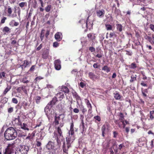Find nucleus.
Here are the masks:
<instances>
[{
    "instance_id": "nucleus-1",
    "label": "nucleus",
    "mask_w": 154,
    "mask_h": 154,
    "mask_svg": "<svg viewBox=\"0 0 154 154\" xmlns=\"http://www.w3.org/2000/svg\"><path fill=\"white\" fill-rule=\"evenodd\" d=\"M17 131L12 127L8 128L4 133V136L7 140L15 139L17 136Z\"/></svg>"
},
{
    "instance_id": "nucleus-2",
    "label": "nucleus",
    "mask_w": 154,
    "mask_h": 154,
    "mask_svg": "<svg viewBox=\"0 0 154 154\" xmlns=\"http://www.w3.org/2000/svg\"><path fill=\"white\" fill-rule=\"evenodd\" d=\"M73 127V122L72 121L70 125V130L69 131V132L68 133L69 134V135H71V136H70L69 138L68 137V145L69 143H72L74 140ZM69 147V146L68 145V148Z\"/></svg>"
},
{
    "instance_id": "nucleus-3",
    "label": "nucleus",
    "mask_w": 154,
    "mask_h": 154,
    "mask_svg": "<svg viewBox=\"0 0 154 154\" xmlns=\"http://www.w3.org/2000/svg\"><path fill=\"white\" fill-rule=\"evenodd\" d=\"M15 143H9L4 152V154H11L14 152V148L15 147Z\"/></svg>"
},
{
    "instance_id": "nucleus-4",
    "label": "nucleus",
    "mask_w": 154,
    "mask_h": 154,
    "mask_svg": "<svg viewBox=\"0 0 154 154\" xmlns=\"http://www.w3.org/2000/svg\"><path fill=\"white\" fill-rule=\"evenodd\" d=\"M17 90L18 93H21L22 91L26 95H28V92L29 91V88L27 86L22 85L17 88Z\"/></svg>"
},
{
    "instance_id": "nucleus-5",
    "label": "nucleus",
    "mask_w": 154,
    "mask_h": 154,
    "mask_svg": "<svg viewBox=\"0 0 154 154\" xmlns=\"http://www.w3.org/2000/svg\"><path fill=\"white\" fill-rule=\"evenodd\" d=\"M47 148L49 150H53L54 151H55L56 148L54 146V143L50 141L48 143L46 146Z\"/></svg>"
},
{
    "instance_id": "nucleus-6",
    "label": "nucleus",
    "mask_w": 154,
    "mask_h": 154,
    "mask_svg": "<svg viewBox=\"0 0 154 154\" xmlns=\"http://www.w3.org/2000/svg\"><path fill=\"white\" fill-rule=\"evenodd\" d=\"M29 147L26 146L24 145H21L20 146V152H23V151H24V152H23L25 154H27V152L29 150Z\"/></svg>"
},
{
    "instance_id": "nucleus-7",
    "label": "nucleus",
    "mask_w": 154,
    "mask_h": 154,
    "mask_svg": "<svg viewBox=\"0 0 154 154\" xmlns=\"http://www.w3.org/2000/svg\"><path fill=\"white\" fill-rule=\"evenodd\" d=\"M61 61L59 59H57L54 62V67L56 69L59 70L61 68Z\"/></svg>"
},
{
    "instance_id": "nucleus-8",
    "label": "nucleus",
    "mask_w": 154,
    "mask_h": 154,
    "mask_svg": "<svg viewBox=\"0 0 154 154\" xmlns=\"http://www.w3.org/2000/svg\"><path fill=\"white\" fill-rule=\"evenodd\" d=\"M20 116L19 115L13 119V121L14 122V124L18 126L20 125H21L22 122L20 119Z\"/></svg>"
},
{
    "instance_id": "nucleus-9",
    "label": "nucleus",
    "mask_w": 154,
    "mask_h": 154,
    "mask_svg": "<svg viewBox=\"0 0 154 154\" xmlns=\"http://www.w3.org/2000/svg\"><path fill=\"white\" fill-rule=\"evenodd\" d=\"M53 106L49 102L47 104L45 108V112L46 114L48 116L49 113L51 108L53 107Z\"/></svg>"
},
{
    "instance_id": "nucleus-10",
    "label": "nucleus",
    "mask_w": 154,
    "mask_h": 154,
    "mask_svg": "<svg viewBox=\"0 0 154 154\" xmlns=\"http://www.w3.org/2000/svg\"><path fill=\"white\" fill-rule=\"evenodd\" d=\"M96 14L98 17L102 18L104 16L105 11L103 9L101 10H97L96 11Z\"/></svg>"
},
{
    "instance_id": "nucleus-11",
    "label": "nucleus",
    "mask_w": 154,
    "mask_h": 154,
    "mask_svg": "<svg viewBox=\"0 0 154 154\" xmlns=\"http://www.w3.org/2000/svg\"><path fill=\"white\" fill-rule=\"evenodd\" d=\"M89 16H88L87 19V20H86V22H85V25L86 26V27L87 29H90L91 28H92L93 26V23L92 22V21L89 22L88 21V19H89Z\"/></svg>"
},
{
    "instance_id": "nucleus-12",
    "label": "nucleus",
    "mask_w": 154,
    "mask_h": 154,
    "mask_svg": "<svg viewBox=\"0 0 154 154\" xmlns=\"http://www.w3.org/2000/svg\"><path fill=\"white\" fill-rule=\"evenodd\" d=\"M88 75L89 77L93 80H95L99 78L97 75H95L92 72H89Z\"/></svg>"
},
{
    "instance_id": "nucleus-13",
    "label": "nucleus",
    "mask_w": 154,
    "mask_h": 154,
    "mask_svg": "<svg viewBox=\"0 0 154 154\" xmlns=\"http://www.w3.org/2000/svg\"><path fill=\"white\" fill-rule=\"evenodd\" d=\"M49 55L48 50L46 49L44 50L42 53V57L43 59H46L48 58Z\"/></svg>"
},
{
    "instance_id": "nucleus-14",
    "label": "nucleus",
    "mask_w": 154,
    "mask_h": 154,
    "mask_svg": "<svg viewBox=\"0 0 154 154\" xmlns=\"http://www.w3.org/2000/svg\"><path fill=\"white\" fill-rule=\"evenodd\" d=\"M87 36L90 40L93 41L96 38L95 34L94 33H90L87 34Z\"/></svg>"
},
{
    "instance_id": "nucleus-15",
    "label": "nucleus",
    "mask_w": 154,
    "mask_h": 154,
    "mask_svg": "<svg viewBox=\"0 0 154 154\" xmlns=\"http://www.w3.org/2000/svg\"><path fill=\"white\" fill-rule=\"evenodd\" d=\"M61 121H62V120H61L60 116L55 117L54 123L56 125H58L59 123H61Z\"/></svg>"
},
{
    "instance_id": "nucleus-16",
    "label": "nucleus",
    "mask_w": 154,
    "mask_h": 154,
    "mask_svg": "<svg viewBox=\"0 0 154 154\" xmlns=\"http://www.w3.org/2000/svg\"><path fill=\"white\" fill-rule=\"evenodd\" d=\"M2 31L5 33H9L11 32V29L8 26H6L3 28Z\"/></svg>"
},
{
    "instance_id": "nucleus-17",
    "label": "nucleus",
    "mask_w": 154,
    "mask_h": 154,
    "mask_svg": "<svg viewBox=\"0 0 154 154\" xmlns=\"http://www.w3.org/2000/svg\"><path fill=\"white\" fill-rule=\"evenodd\" d=\"M56 96L57 97L59 98V100H61L64 97L63 93L62 92H59L57 93Z\"/></svg>"
},
{
    "instance_id": "nucleus-18",
    "label": "nucleus",
    "mask_w": 154,
    "mask_h": 154,
    "mask_svg": "<svg viewBox=\"0 0 154 154\" xmlns=\"http://www.w3.org/2000/svg\"><path fill=\"white\" fill-rule=\"evenodd\" d=\"M60 34V32H57L55 35V38L58 41H60L62 39L61 38Z\"/></svg>"
},
{
    "instance_id": "nucleus-19",
    "label": "nucleus",
    "mask_w": 154,
    "mask_h": 154,
    "mask_svg": "<svg viewBox=\"0 0 154 154\" xmlns=\"http://www.w3.org/2000/svg\"><path fill=\"white\" fill-rule=\"evenodd\" d=\"M127 66L129 69H134L137 67L136 64L135 63H133L130 65H127Z\"/></svg>"
},
{
    "instance_id": "nucleus-20",
    "label": "nucleus",
    "mask_w": 154,
    "mask_h": 154,
    "mask_svg": "<svg viewBox=\"0 0 154 154\" xmlns=\"http://www.w3.org/2000/svg\"><path fill=\"white\" fill-rule=\"evenodd\" d=\"M73 96L77 100H81V97H79L77 93L75 91H73L72 92Z\"/></svg>"
},
{
    "instance_id": "nucleus-21",
    "label": "nucleus",
    "mask_w": 154,
    "mask_h": 154,
    "mask_svg": "<svg viewBox=\"0 0 154 154\" xmlns=\"http://www.w3.org/2000/svg\"><path fill=\"white\" fill-rule=\"evenodd\" d=\"M6 11L8 14V16H11L12 12V8L10 6H8V8H7Z\"/></svg>"
},
{
    "instance_id": "nucleus-22",
    "label": "nucleus",
    "mask_w": 154,
    "mask_h": 154,
    "mask_svg": "<svg viewBox=\"0 0 154 154\" xmlns=\"http://www.w3.org/2000/svg\"><path fill=\"white\" fill-rule=\"evenodd\" d=\"M114 97L116 100H120L122 97L117 92H116V93H114Z\"/></svg>"
},
{
    "instance_id": "nucleus-23",
    "label": "nucleus",
    "mask_w": 154,
    "mask_h": 154,
    "mask_svg": "<svg viewBox=\"0 0 154 154\" xmlns=\"http://www.w3.org/2000/svg\"><path fill=\"white\" fill-rule=\"evenodd\" d=\"M102 70L107 73H108L110 71V67H109L105 65L102 67Z\"/></svg>"
},
{
    "instance_id": "nucleus-24",
    "label": "nucleus",
    "mask_w": 154,
    "mask_h": 154,
    "mask_svg": "<svg viewBox=\"0 0 154 154\" xmlns=\"http://www.w3.org/2000/svg\"><path fill=\"white\" fill-rule=\"evenodd\" d=\"M45 30L44 29H42V30L40 34V38L41 39V41H42V40H43L44 37L45 36Z\"/></svg>"
},
{
    "instance_id": "nucleus-25",
    "label": "nucleus",
    "mask_w": 154,
    "mask_h": 154,
    "mask_svg": "<svg viewBox=\"0 0 154 154\" xmlns=\"http://www.w3.org/2000/svg\"><path fill=\"white\" fill-rule=\"evenodd\" d=\"M11 85H8L3 93V95H5L6 93L11 89Z\"/></svg>"
},
{
    "instance_id": "nucleus-26",
    "label": "nucleus",
    "mask_w": 154,
    "mask_h": 154,
    "mask_svg": "<svg viewBox=\"0 0 154 154\" xmlns=\"http://www.w3.org/2000/svg\"><path fill=\"white\" fill-rule=\"evenodd\" d=\"M57 101V98L56 97H54L52 99V100L49 102L53 106L56 103Z\"/></svg>"
},
{
    "instance_id": "nucleus-27",
    "label": "nucleus",
    "mask_w": 154,
    "mask_h": 154,
    "mask_svg": "<svg viewBox=\"0 0 154 154\" xmlns=\"http://www.w3.org/2000/svg\"><path fill=\"white\" fill-rule=\"evenodd\" d=\"M148 89H145L143 90H142V92L143 95L145 98H146L147 97V95L146 94L148 93Z\"/></svg>"
},
{
    "instance_id": "nucleus-28",
    "label": "nucleus",
    "mask_w": 154,
    "mask_h": 154,
    "mask_svg": "<svg viewBox=\"0 0 154 154\" xmlns=\"http://www.w3.org/2000/svg\"><path fill=\"white\" fill-rule=\"evenodd\" d=\"M116 29L118 30L121 32L122 30L123 26L121 24H116Z\"/></svg>"
},
{
    "instance_id": "nucleus-29",
    "label": "nucleus",
    "mask_w": 154,
    "mask_h": 154,
    "mask_svg": "<svg viewBox=\"0 0 154 154\" xmlns=\"http://www.w3.org/2000/svg\"><path fill=\"white\" fill-rule=\"evenodd\" d=\"M26 126H27L26 124L25 123H23L22 124V122L21 125H20L19 126L20 127H19V128H21L23 129L24 130H29V129L27 128L26 127Z\"/></svg>"
},
{
    "instance_id": "nucleus-30",
    "label": "nucleus",
    "mask_w": 154,
    "mask_h": 154,
    "mask_svg": "<svg viewBox=\"0 0 154 154\" xmlns=\"http://www.w3.org/2000/svg\"><path fill=\"white\" fill-rule=\"evenodd\" d=\"M19 6L21 8H23L25 6H27V3L26 2H21L19 4Z\"/></svg>"
},
{
    "instance_id": "nucleus-31",
    "label": "nucleus",
    "mask_w": 154,
    "mask_h": 154,
    "mask_svg": "<svg viewBox=\"0 0 154 154\" xmlns=\"http://www.w3.org/2000/svg\"><path fill=\"white\" fill-rule=\"evenodd\" d=\"M137 75H132L131 76V79L130 80V81L131 82H133L136 79Z\"/></svg>"
},
{
    "instance_id": "nucleus-32",
    "label": "nucleus",
    "mask_w": 154,
    "mask_h": 154,
    "mask_svg": "<svg viewBox=\"0 0 154 154\" xmlns=\"http://www.w3.org/2000/svg\"><path fill=\"white\" fill-rule=\"evenodd\" d=\"M154 114V110H152L151 111H150L149 118H150V119L151 120H152L154 118V117L153 116V115Z\"/></svg>"
},
{
    "instance_id": "nucleus-33",
    "label": "nucleus",
    "mask_w": 154,
    "mask_h": 154,
    "mask_svg": "<svg viewBox=\"0 0 154 154\" xmlns=\"http://www.w3.org/2000/svg\"><path fill=\"white\" fill-rule=\"evenodd\" d=\"M14 22V26H17L19 24V23L18 22L15 21L14 20H12L10 23L9 25H11Z\"/></svg>"
},
{
    "instance_id": "nucleus-34",
    "label": "nucleus",
    "mask_w": 154,
    "mask_h": 154,
    "mask_svg": "<svg viewBox=\"0 0 154 154\" xmlns=\"http://www.w3.org/2000/svg\"><path fill=\"white\" fill-rule=\"evenodd\" d=\"M115 146H116V147L117 146L116 143H115L113 144L112 147H111V148H109V150H110V154H114V152L112 150V148L113 149H114V147Z\"/></svg>"
},
{
    "instance_id": "nucleus-35",
    "label": "nucleus",
    "mask_w": 154,
    "mask_h": 154,
    "mask_svg": "<svg viewBox=\"0 0 154 154\" xmlns=\"http://www.w3.org/2000/svg\"><path fill=\"white\" fill-rule=\"evenodd\" d=\"M105 26L106 29L107 30H111L112 29V26L110 24H106Z\"/></svg>"
},
{
    "instance_id": "nucleus-36",
    "label": "nucleus",
    "mask_w": 154,
    "mask_h": 154,
    "mask_svg": "<svg viewBox=\"0 0 154 154\" xmlns=\"http://www.w3.org/2000/svg\"><path fill=\"white\" fill-rule=\"evenodd\" d=\"M114 12L117 15V16H118L121 14V11L119 9H117L116 8V7Z\"/></svg>"
},
{
    "instance_id": "nucleus-37",
    "label": "nucleus",
    "mask_w": 154,
    "mask_h": 154,
    "mask_svg": "<svg viewBox=\"0 0 154 154\" xmlns=\"http://www.w3.org/2000/svg\"><path fill=\"white\" fill-rule=\"evenodd\" d=\"M51 6V5H48L45 8V10L46 12H49L50 11Z\"/></svg>"
},
{
    "instance_id": "nucleus-38",
    "label": "nucleus",
    "mask_w": 154,
    "mask_h": 154,
    "mask_svg": "<svg viewBox=\"0 0 154 154\" xmlns=\"http://www.w3.org/2000/svg\"><path fill=\"white\" fill-rule=\"evenodd\" d=\"M29 63L27 60H24L23 61V65H21V66H23L25 67H26L29 64Z\"/></svg>"
},
{
    "instance_id": "nucleus-39",
    "label": "nucleus",
    "mask_w": 154,
    "mask_h": 154,
    "mask_svg": "<svg viewBox=\"0 0 154 154\" xmlns=\"http://www.w3.org/2000/svg\"><path fill=\"white\" fill-rule=\"evenodd\" d=\"M125 146H124V143H122L120 144L119 146V148L118 149L120 150H122V149L125 147Z\"/></svg>"
},
{
    "instance_id": "nucleus-40",
    "label": "nucleus",
    "mask_w": 154,
    "mask_h": 154,
    "mask_svg": "<svg viewBox=\"0 0 154 154\" xmlns=\"http://www.w3.org/2000/svg\"><path fill=\"white\" fill-rule=\"evenodd\" d=\"M41 97L40 96H37L35 98L36 102L37 104H38L40 102Z\"/></svg>"
},
{
    "instance_id": "nucleus-41",
    "label": "nucleus",
    "mask_w": 154,
    "mask_h": 154,
    "mask_svg": "<svg viewBox=\"0 0 154 154\" xmlns=\"http://www.w3.org/2000/svg\"><path fill=\"white\" fill-rule=\"evenodd\" d=\"M26 78H23L22 79L21 82L24 83H27L29 82V81L26 80Z\"/></svg>"
},
{
    "instance_id": "nucleus-42",
    "label": "nucleus",
    "mask_w": 154,
    "mask_h": 154,
    "mask_svg": "<svg viewBox=\"0 0 154 154\" xmlns=\"http://www.w3.org/2000/svg\"><path fill=\"white\" fill-rule=\"evenodd\" d=\"M78 73V69H73L71 72V73L72 74H74L75 75H77Z\"/></svg>"
},
{
    "instance_id": "nucleus-43",
    "label": "nucleus",
    "mask_w": 154,
    "mask_h": 154,
    "mask_svg": "<svg viewBox=\"0 0 154 154\" xmlns=\"http://www.w3.org/2000/svg\"><path fill=\"white\" fill-rule=\"evenodd\" d=\"M81 109L82 111V112L84 114V113L87 111V110L85 109L84 106L82 105L81 106Z\"/></svg>"
},
{
    "instance_id": "nucleus-44",
    "label": "nucleus",
    "mask_w": 154,
    "mask_h": 154,
    "mask_svg": "<svg viewBox=\"0 0 154 154\" xmlns=\"http://www.w3.org/2000/svg\"><path fill=\"white\" fill-rule=\"evenodd\" d=\"M120 117L119 118V120H121V122L122 121H123V119H124V115L122 113H120V115L119 116Z\"/></svg>"
},
{
    "instance_id": "nucleus-45",
    "label": "nucleus",
    "mask_w": 154,
    "mask_h": 154,
    "mask_svg": "<svg viewBox=\"0 0 154 154\" xmlns=\"http://www.w3.org/2000/svg\"><path fill=\"white\" fill-rule=\"evenodd\" d=\"M57 131L59 137H60L61 135L62 132L60 128L59 127H58L57 128Z\"/></svg>"
},
{
    "instance_id": "nucleus-46",
    "label": "nucleus",
    "mask_w": 154,
    "mask_h": 154,
    "mask_svg": "<svg viewBox=\"0 0 154 154\" xmlns=\"http://www.w3.org/2000/svg\"><path fill=\"white\" fill-rule=\"evenodd\" d=\"M82 125H80V127L82 128V130L84 131V130L85 128V125H84V123L83 121V119H82Z\"/></svg>"
},
{
    "instance_id": "nucleus-47",
    "label": "nucleus",
    "mask_w": 154,
    "mask_h": 154,
    "mask_svg": "<svg viewBox=\"0 0 154 154\" xmlns=\"http://www.w3.org/2000/svg\"><path fill=\"white\" fill-rule=\"evenodd\" d=\"M5 73L4 72L0 73V79H2L3 77H5Z\"/></svg>"
},
{
    "instance_id": "nucleus-48",
    "label": "nucleus",
    "mask_w": 154,
    "mask_h": 154,
    "mask_svg": "<svg viewBox=\"0 0 154 154\" xmlns=\"http://www.w3.org/2000/svg\"><path fill=\"white\" fill-rule=\"evenodd\" d=\"M59 44L58 42H54L53 44V46L55 48L59 46Z\"/></svg>"
},
{
    "instance_id": "nucleus-49",
    "label": "nucleus",
    "mask_w": 154,
    "mask_h": 154,
    "mask_svg": "<svg viewBox=\"0 0 154 154\" xmlns=\"http://www.w3.org/2000/svg\"><path fill=\"white\" fill-rule=\"evenodd\" d=\"M94 119H95L96 120H97L99 122L101 120L100 117L98 116H95L94 117Z\"/></svg>"
},
{
    "instance_id": "nucleus-50",
    "label": "nucleus",
    "mask_w": 154,
    "mask_h": 154,
    "mask_svg": "<svg viewBox=\"0 0 154 154\" xmlns=\"http://www.w3.org/2000/svg\"><path fill=\"white\" fill-rule=\"evenodd\" d=\"M12 102L13 103L15 104H17L18 102L17 99L15 98H12Z\"/></svg>"
},
{
    "instance_id": "nucleus-51",
    "label": "nucleus",
    "mask_w": 154,
    "mask_h": 154,
    "mask_svg": "<svg viewBox=\"0 0 154 154\" xmlns=\"http://www.w3.org/2000/svg\"><path fill=\"white\" fill-rule=\"evenodd\" d=\"M14 110L13 107H11L8 109V112L9 113H11L13 112Z\"/></svg>"
},
{
    "instance_id": "nucleus-52",
    "label": "nucleus",
    "mask_w": 154,
    "mask_h": 154,
    "mask_svg": "<svg viewBox=\"0 0 154 154\" xmlns=\"http://www.w3.org/2000/svg\"><path fill=\"white\" fill-rule=\"evenodd\" d=\"M87 102V107L88 108H90L91 109H92V106L91 104L89 102V101L88 100Z\"/></svg>"
},
{
    "instance_id": "nucleus-53",
    "label": "nucleus",
    "mask_w": 154,
    "mask_h": 154,
    "mask_svg": "<svg viewBox=\"0 0 154 154\" xmlns=\"http://www.w3.org/2000/svg\"><path fill=\"white\" fill-rule=\"evenodd\" d=\"M89 50L91 51V52H93L95 51V48L93 47H91L89 48Z\"/></svg>"
},
{
    "instance_id": "nucleus-54",
    "label": "nucleus",
    "mask_w": 154,
    "mask_h": 154,
    "mask_svg": "<svg viewBox=\"0 0 154 154\" xmlns=\"http://www.w3.org/2000/svg\"><path fill=\"white\" fill-rule=\"evenodd\" d=\"M100 66V65H98L97 63H94L93 65V67L94 68H98Z\"/></svg>"
},
{
    "instance_id": "nucleus-55",
    "label": "nucleus",
    "mask_w": 154,
    "mask_h": 154,
    "mask_svg": "<svg viewBox=\"0 0 154 154\" xmlns=\"http://www.w3.org/2000/svg\"><path fill=\"white\" fill-rule=\"evenodd\" d=\"M38 3H40L41 5V7H44V3L42 0H38Z\"/></svg>"
},
{
    "instance_id": "nucleus-56",
    "label": "nucleus",
    "mask_w": 154,
    "mask_h": 154,
    "mask_svg": "<svg viewBox=\"0 0 154 154\" xmlns=\"http://www.w3.org/2000/svg\"><path fill=\"white\" fill-rule=\"evenodd\" d=\"M43 78H44L43 77H42L41 76H39L36 77L35 78V81L36 82L38 80L42 79H43Z\"/></svg>"
},
{
    "instance_id": "nucleus-57",
    "label": "nucleus",
    "mask_w": 154,
    "mask_h": 154,
    "mask_svg": "<svg viewBox=\"0 0 154 154\" xmlns=\"http://www.w3.org/2000/svg\"><path fill=\"white\" fill-rule=\"evenodd\" d=\"M7 19V18L5 17H4L1 20V23L2 24L4 23H5V20Z\"/></svg>"
},
{
    "instance_id": "nucleus-58",
    "label": "nucleus",
    "mask_w": 154,
    "mask_h": 154,
    "mask_svg": "<svg viewBox=\"0 0 154 154\" xmlns=\"http://www.w3.org/2000/svg\"><path fill=\"white\" fill-rule=\"evenodd\" d=\"M36 145L37 147H40L42 145V143L41 142L38 141L37 140H36Z\"/></svg>"
},
{
    "instance_id": "nucleus-59",
    "label": "nucleus",
    "mask_w": 154,
    "mask_h": 154,
    "mask_svg": "<svg viewBox=\"0 0 154 154\" xmlns=\"http://www.w3.org/2000/svg\"><path fill=\"white\" fill-rule=\"evenodd\" d=\"M102 132H105L106 131V126L105 125H103L101 128Z\"/></svg>"
},
{
    "instance_id": "nucleus-60",
    "label": "nucleus",
    "mask_w": 154,
    "mask_h": 154,
    "mask_svg": "<svg viewBox=\"0 0 154 154\" xmlns=\"http://www.w3.org/2000/svg\"><path fill=\"white\" fill-rule=\"evenodd\" d=\"M113 137L114 138H116L117 137V135L118 134V133L116 131H113Z\"/></svg>"
},
{
    "instance_id": "nucleus-61",
    "label": "nucleus",
    "mask_w": 154,
    "mask_h": 154,
    "mask_svg": "<svg viewBox=\"0 0 154 154\" xmlns=\"http://www.w3.org/2000/svg\"><path fill=\"white\" fill-rule=\"evenodd\" d=\"M50 34V31L48 30H47L46 31V32L45 34V36L47 38H48V36Z\"/></svg>"
},
{
    "instance_id": "nucleus-62",
    "label": "nucleus",
    "mask_w": 154,
    "mask_h": 154,
    "mask_svg": "<svg viewBox=\"0 0 154 154\" xmlns=\"http://www.w3.org/2000/svg\"><path fill=\"white\" fill-rule=\"evenodd\" d=\"M42 45L41 44L36 48V50L38 51L40 50L42 48Z\"/></svg>"
},
{
    "instance_id": "nucleus-63",
    "label": "nucleus",
    "mask_w": 154,
    "mask_h": 154,
    "mask_svg": "<svg viewBox=\"0 0 154 154\" xmlns=\"http://www.w3.org/2000/svg\"><path fill=\"white\" fill-rule=\"evenodd\" d=\"M126 54L127 55H128L129 56H131L132 55V53L131 51H126Z\"/></svg>"
},
{
    "instance_id": "nucleus-64",
    "label": "nucleus",
    "mask_w": 154,
    "mask_h": 154,
    "mask_svg": "<svg viewBox=\"0 0 154 154\" xmlns=\"http://www.w3.org/2000/svg\"><path fill=\"white\" fill-rule=\"evenodd\" d=\"M79 85L81 88H83L85 85L83 82H81L80 83Z\"/></svg>"
}]
</instances>
